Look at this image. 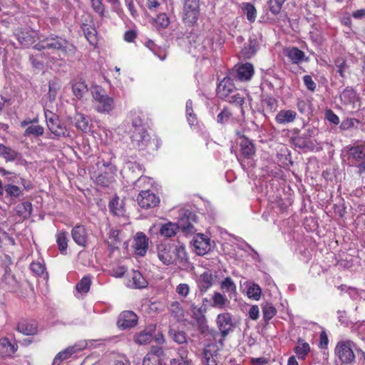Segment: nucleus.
Segmentation results:
<instances>
[{
    "mask_svg": "<svg viewBox=\"0 0 365 365\" xmlns=\"http://www.w3.org/2000/svg\"><path fill=\"white\" fill-rule=\"evenodd\" d=\"M225 101L236 106L242 107L245 103V98L239 93H235L230 95Z\"/></svg>",
    "mask_w": 365,
    "mask_h": 365,
    "instance_id": "nucleus-56",
    "label": "nucleus"
},
{
    "mask_svg": "<svg viewBox=\"0 0 365 365\" xmlns=\"http://www.w3.org/2000/svg\"><path fill=\"white\" fill-rule=\"evenodd\" d=\"M133 287L135 289L145 288L148 285V282L143 276L140 272L133 270L131 274Z\"/></svg>",
    "mask_w": 365,
    "mask_h": 365,
    "instance_id": "nucleus-33",
    "label": "nucleus"
},
{
    "mask_svg": "<svg viewBox=\"0 0 365 365\" xmlns=\"http://www.w3.org/2000/svg\"><path fill=\"white\" fill-rule=\"evenodd\" d=\"M16 330L25 336H34L38 331V323L34 320L21 319L17 322Z\"/></svg>",
    "mask_w": 365,
    "mask_h": 365,
    "instance_id": "nucleus-16",
    "label": "nucleus"
},
{
    "mask_svg": "<svg viewBox=\"0 0 365 365\" xmlns=\"http://www.w3.org/2000/svg\"><path fill=\"white\" fill-rule=\"evenodd\" d=\"M200 15V0H185L183 6V22L188 26H193Z\"/></svg>",
    "mask_w": 365,
    "mask_h": 365,
    "instance_id": "nucleus-7",
    "label": "nucleus"
},
{
    "mask_svg": "<svg viewBox=\"0 0 365 365\" xmlns=\"http://www.w3.org/2000/svg\"><path fill=\"white\" fill-rule=\"evenodd\" d=\"M130 141L133 148L143 150L151 144V137L145 127H138L130 130Z\"/></svg>",
    "mask_w": 365,
    "mask_h": 365,
    "instance_id": "nucleus-6",
    "label": "nucleus"
},
{
    "mask_svg": "<svg viewBox=\"0 0 365 365\" xmlns=\"http://www.w3.org/2000/svg\"><path fill=\"white\" fill-rule=\"evenodd\" d=\"M34 48L37 51L48 49L52 51H60L64 56L74 55L76 51V47L70 43L67 39L54 34L40 40Z\"/></svg>",
    "mask_w": 365,
    "mask_h": 365,
    "instance_id": "nucleus-1",
    "label": "nucleus"
},
{
    "mask_svg": "<svg viewBox=\"0 0 365 365\" xmlns=\"http://www.w3.org/2000/svg\"><path fill=\"white\" fill-rule=\"evenodd\" d=\"M262 103L267 112L273 113L277 108V101L272 96H267L262 101Z\"/></svg>",
    "mask_w": 365,
    "mask_h": 365,
    "instance_id": "nucleus-47",
    "label": "nucleus"
},
{
    "mask_svg": "<svg viewBox=\"0 0 365 365\" xmlns=\"http://www.w3.org/2000/svg\"><path fill=\"white\" fill-rule=\"evenodd\" d=\"M73 121L75 126L81 131L86 133L89 130L90 123L88 118L80 113H76L74 115Z\"/></svg>",
    "mask_w": 365,
    "mask_h": 365,
    "instance_id": "nucleus-29",
    "label": "nucleus"
},
{
    "mask_svg": "<svg viewBox=\"0 0 365 365\" xmlns=\"http://www.w3.org/2000/svg\"><path fill=\"white\" fill-rule=\"evenodd\" d=\"M155 330L156 326L155 324L148 325L143 330L137 332L133 336L134 342L139 345L148 344L153 339V334Z\"/></svg>",
    "mask_w": 365,
    "mask_h": 365,
    "instance_id": "nucleus-17",
    "label": "nucleus"
},
{
    "mask_svg": "<svg viewBox=\"0 0 365 365\" xmlns=\"http://www.w3.org/2000/svg\"><path fill=\"white\" fill-rule=\"evenodd\" d=\"M214 353H217L214 345H207L204 348L203 355L205 365H217Z\"/></svg>",
    "mask_w": 365,
    "mask_h": 365,
    "instance_id": "nucleus-32",
    "label": "nucleus"
},
{
    "mask_svg": "<svg viewBox=\"0 0 365 365\" xmlns=\"http://www.w3.org/2000/svg\"><path fill=\"white\" fill-rule=\"evenodd\" d=\"M262 314L264 321L267 322L276 315L277 310L272 304L267 303L262 307Z\"/></svg>",
    "mask_w": 365,
    "mask_h": 365,
    "instance_id": "nucleus-45",
    "label": "nucleus"
},
{
    "mask_svg": "<svg viewBox=\"0 0 365 365\" xmlns=\"http://www.w3.org/2000/svg\"><path fill=\"white\" fill-rule=\"evenodd\" d=\"M334 64L337 68V73L341 78H345V72L347 68L346 60L342 57H338L334 61Z\"/></svg>",
    "mask_w": 365,
    "mask_h": 365,
    "instance_id": "nucleus-55",
    "label": "nucleus"
},
{
    "mask_svg": "<svg viewBox=\"0 0 365 365\" xmlns=\"http://www.w3.org/2000/svg\"><path fill=\"white\" fill-rule=\"evenodd\" d=\"M127 272V267L123 265H117L109 270V274L112 277L120 278L123 277Z\"/></svg>",
    "mask_w": 365,
    "mask_h": 365,
    "instance_id": "nucleus-57",
    "label": "nucleus"
},
{
    "mask_svg": "<svg viewBox=\"0 0 365 365\" xmlns=\"http://www.w3.org/2000/svg\"><path fill=\"white\" fill-rule=\"evenodd\" d=\"M95 110L101 113H110L115 107L114 100L109 97L103 89L96 88L93 91Z\"/></svg>",
    "mask_w": 365,
    "mask_h": 365,
    "instance_id": "nucleus-4",
    "label": "nucleus"
},
{
    "mask_svg": "<svg viewBox=\"0 0 365 365\" xmlns=\"http://www.w3.org/2000/svg\"><path fill=\"white\" fill-rule=\"evenodd\" d=\"M235 90L233 78L231 76H227L217 85V95L220 98L226 100L232 93H235Z\"/></svg>",
    "mask_w": 365,
    "mask_h": 365,
    "instance_id": "nucleus-15",
    "label": "nucleus"
},
{
    "mask_svg": "<svg viewBox=\"0 0 365 365\" xmlns=\"http://www.w3.org/2000/svg\"><path fill=\"white\" fill-rule=\"evenodd\" d=\"M138 319L133 311H124L119 315L117 325L121 329H130L136 326Z\"/></svg>",
    "mask_w": 365,
    "mask_h": 365,
    "instance_id": "nucleus-20",
    "label": "nucleus"
},
{
    "mask_svg": "<svg viewBox=\"0 0 365 365\" xmlns=\"http://www.w3.org/2000/svg\"><path fill=\"white\" fill-rule=\"evenodd\" d=\"M214 278L210 271L203 272L197 281L200 292L205 293L213 284Z\"/></svg>",
    "mask_w": 365,
    "mask_h": 365,
    "instance_id": "nucleus-26",
    "label": "nucleus"
},
{
    "mask_svg": "<svg viewBox=\"0 0 365 365\" xmlns=\"http://www.w3.org/2000/svg\"><path fill=\"white\" fill-rule=\"evenodd\" d=\"M190 309L192 317L196 321L200 332L202 334L206 333L208 330V326L205 316V309L202 308V306H198L194 303L191 304Z\"/></svg>",
    "mask_w": 365,
    "mask_h": 365,
    "instance_id": "nucleus-12",
    "label": "nucleus"
},
{
    "mask_svg": "<svg viewBox=\"0 0 365 365\" xmlns=\"http://www.w3.org/2000/svg\"><path fill=\"white\" fill-rule=\"evenodd\" d=\"M188 352L182 349H179L178 356L170 361V365H190L191 361L187 357Z\"/></svg>",
    "mask_w": 365,
    "mask_h": 365,
    "instance_id": "nucleus-37",
    "label": "nucleus"
},
{
    "mask_svg": "<svg viewBox=\"0 0 365 365\" xmlns=\"http://www.w3.org/2000/svg\"><path fill=\"white\" fill-rule=\"evenodd\" d=\"M347 155L351 163L359 168V173H365V142L346 147Z\"/></svg>",
    "mask_w": 365,
    "mask_h": 365,
    "instance_id": "nucleus-3",
    "label": "nucleus"
},
{
    "mask_svg": "<svg viewBox=\"0 0 365 365\" xmlns=\"http://www.w3.org/2000/svg\"><path fill=\"white\" fill-rule=\"evenodd\" d=\"M178 230L179 226L170 222L161 225L159 233L163 237H171L176 235Z\"/></svg>",
    "mask_w": 365,
    "mask_h": 365,
    "instance_id": "nucleus-31",
    "label": "nucleus"
},
{
    "mask_svg": "<svg viewBox=\"0 0 365 365\" xmlns=\"http://www.w3.org/2000/svg\"><path fill=\"white\" fill-rule=\"evenodd\" d=\"M14 36L19 43L24 47L33 45L39 39L38 33L29 28H19L16 29Z\"/></svg>",
    "mask_w": 365,
    "mask_h": 365,
    "instance_id": "nucleus-8",
    "label": "nucleus"
},
{
    "mask_svg": "<svg viewBox=\"0 0 365 365\" xmlns=\"http://www.w3.org/2000/svg\"><path fill=\"white\" fill-rule=\"evenodd\" d=\"M137 201L139 206L145 209L155 207L160 203L159 197L149 190L141 191Z\"/></svg>",
    "mask_w": 365,
    "mask_h": 365,
    "instance_id": "nucleus-14",
    "label": "nucleus"
},
{
    "mask_svg": "<svg viewBox=\"0 0 365 365\" xmlns=\"http://www.w3.org/2000/svg\"><path fill=\"white\" fill-rule=\"evenodd\" d=\"M294 145L300 148H304L308 146L309 141L306 139L302 135H297L292 138Z\"/></svg>",
    "mask_w": 365,
    "mask_h": 365,
    "instance_id": "nucleus-62",
    "label": "nucleus"
},
{
    "mask_svg": "<svg viewBox=\"0 0 365 365\" xmlns=\"http://www.w3.org/2000/svg\"><path fill=\"white\" fill-rule=\"evenodd\" d=\"M194 250L197 255H204L210 250V240L203 234H197L192 240Z\"/></svg>",
    "mask_w": 365,
    "mask_h": 365,
    "instance_id": "nucleus-19",
    "label": "nucleus"
},
{
    "mask_svg": "<svg viewBox=\"0 0 365 365\" xmlns=\"http://www.w3.org/2000/svg\"><path fill=\"white\" fill-rule=\"evenodd\" d=\"M44 133V128L40 125H31L26 128L24 130V135L25 137L32 135L35 138L42 136Z\"/></svg>",
    "mask_w": 365,
    "mask_h": 365,
    "instance_id": "nucleus-42",
    "label": "nucleus"
},
{
    "mask_svg": "<svg viewBox=\"0 0 365 365\" xmlns=\"http://www.w3.org/2000/svg\"><path fill=\"white\" fill-rule=\"evenodd\" d=\"M148 238L142 232H138L134 238V252L137 255H145L148 248Z\"/></svg>",
    "mask_w": 365,
    "mask_h": 365,
    "instance_id": "nucleus-21",
    "label": "nucleus"
},
{
    "mask_svg": "<svg viewBox=\"0 0 365 365\" xmlns=\"http://www.w3.org/2000/svg\"><path fill=\"white\" fill-rule=\"evenodd\" d=\"M81 349V348H77V346L75 345L73 346H69L63 351L58 352L53 360V365H60L62 361L68 359L73 354L76 353Z\"/></svg>",
    "mask_w": 365,
    "mask_h": 365,
    "instance_id": "nucleus-27",
    "label": "nucleus"
},
{
    "mask_svg": "<svg viewBox=\"0 0 365 365\" xmlns=\"http://www.w3.org/2000/svg\"><path fill=\"white\" fill-rule=\"evenodd\" d=\"M242 9L243 13L246 15L247 20L250 23H253L256 20L257 9L255 6L251 3H245L242 5Z\"/></svg>",
    "mask_w": 365,
    "mask_h": 365,
    "instance_id": "nucleus-40",
    "label": "nucleus"
},
{
    "mask_svg": "<svg viewBox=\"0 0 365 365\" xmlns=\"http://www.w3.org/2000/svg\"><path fill=\"white\" fill-rule=\"evenodd\" d=\"M91 285V277L89 275L84 276L79 282L77 283L76 288L78 292L86 294L89 292Z\"/></svg>",
    "mask_w": 365,
    "mask_h": 365,
    "instance_id": "nucleus-41",
    "label": "nucleus"
},
{
    "mask_svg": "<svg viewBox=\"0 0 365 365\" xmlns=\"http://www.w3.org/2000/svg\"><path fill=\"white\" fill-rule=\"evenodd\" d=\"M19 155V153L15 150L0 144V157L4 158L6 161H14Z\"/></svg>",
    "mask_w": 365,
    "mask_h": 365,
    "instance_id": "nucleus-35",
    "label": "nucleus"
},
{
    "mask_svg": "<svg viewBox=\"0 0 365 365\" xmlns=\"http://www.w3.org/2000/svg\"><path fill=\"white\" fill-rule=\"evenodd\" d=\"M30 269L33 273L38 276L42 275L46 271L45 264L40 262H33L31 263Z\"/></svg>",
    "mask_w": 365,
    "mask_h": 365,
    "instance_id": "nucleus-58",
    "label": "nucleus"
},
{
    "mask_svg": "<svg viewBox=\"0 0 365 365\" xmlns=\"http://www.w3.org/2000/svg\"><path fill=\"white\" fill-rule=\"evenodd\" d=\"M227 299L223 294L220 292H215L212 295V304L213 307H217L220 309H222L226 303L227 302Z\"/></svg>",
    "mask_w": 365,
    "mask_h": 365,
    "instance_id": "nucleus-46",
    "label": "nucleus"
},
{
    "mask_svg": "<svg viewBox=\"0 0 365 365\" xmlns=\"http://www.w3.org/2000/svg\"><path fill=\"white\" fill-rule=\"evenodd\" d=\"M356 98V91L349 87L346 88L340 94V99L344 105H350L354 103Z\"/></svg>",
    "mask_w": 365,
    "mask_h": 365,
    "instance_id": "nucleus-34",
    "label": "nucleus"
},
{
    "mask_svg": "<svg viewBox=\"0 0 365 365\" xmlns=\"http://www.w3.org/2000/svg\"><path fill=\"white\" fill-rule=\"evenodd\" d=\"M83 32L85 34V37L86 38L87 41L89 42L91 45L94 46L97 44V32L95 28L92 26H87L86 28L83 29Z\"/></svg>",
    "mask_w": 365,
    "mask_h": 365,
    "instance_id": "nucleus-48",
    "label": "nucleus"
},
{
    "mask_svg": "<svg viewBox=\"0 0 365 365\" xmlns=\"http://www.w3.org/2000/svg\"><path fill=\"white\" fill-rule=\"evenodd\" d=\"M44 116L48 130L56 137H66L68 135L66 126L61 121L56 113L49 110H44Z\"/></svg>",
    "mask_w": 365,
    "mask_h": 365,
    "instance_id": "nucleus-5",
    "label": "nucleus"
},
{
    "mask_svg": "<svg viewBox=\"0 0 365 365\" xmlns=\"http://www.w3.org/2000/svg\"><path fill=\"white\" fill-rule=\"evenodd\" d=\"M143 365H161L160 359L145 355L143 361Z\"/></svg>",
    "mask_w": 365,
    "mask_h": 365,
    "instance_id": "nucleus-64",
    "label": "nucleus"
},
{
    "mask_svg": "<svg viewBox=\"0 0 365 365\" xmlns=\"http://www.w3.org/2000/svg\"><path fill=\"white\" fill-rule=\"evenodd\" d=\"M4 190H5L6 195L11 197L17 198L22 195V191L21 189L14 185L7 184L4 187Z\"/></svg>",
    "mask_w": 365,
    "mask_h": 365,
    "instance_id": "nucleus-51",
    "label": "nucleus"
},
{
    "mask_svg": "<svg viewBox=\"0 0 365 365\" xmlns=\"http://www.w3.org/2000/svg\"><path fill=\"white\" fill-rule=\"evenodd\" d=\"M118 231L113 232L111 236L109 237L108 240V245L111 252H114L119 248L120 245V239L118 238Z\"/></svg>",
    "mask_w": 365,
    "mask_h": 365,
    "instance_id": "nucleus-52",
    "label": "nucleus"
},
{
    "mask_svg": "<svg viewBox=\"0 0 365 365\" xmlns=\"http://www.w3.org/2000/svg\"><path fill=\"white\" fill-rule=\"evenodd\" d=\"M156 24L162 29L167 28L170 24L168 16L165 14H160L155 19Z\"/></svg>",
    "mask_w": 365,
    "mask_h": 365,
    "instance_id": "nucleus-60",
    "label": "nucleus"
},
{
    "mask_svg": "<svg viewBox=\"0 0 365 365\" xmlns=\"http://www.w3.org/2000/svg\"><path fill=\"white\" fill-rule=\"evenodd\" d=\"M169 336L172 338V339L179 344H187V334L183 331L170 329L169 330Z\"/></svg>",
    "mask_w": 365,
    "mask_h": 365,
    "instance_id": "nucleus-39",
    "label": "nucleus"
},
{
    "mask_svg": "<svg viewBox=\"0 0 365 365\" xmlns=\"http://www.w3.org/2000/svg\"><path fill=\"white\" fill-rule=\"evenodd\" d=\"M230 75L237 81L244 82L250 81L254 75V67L250 63L239 65Z\"/></svg>",
    "mask_w": 365,
    "mask_h": 365,
    "instance_id": "nucleus-11",
    "label": "nucleus"
},
{
    "mask_svg": "<svg viewBox=\"0 0 365 365\" xmlns=\"http://www.w3.org/2000/svg\"><path fill=\"white\" fill-rule=\"evenodd\" d=\"M286 0H269V8L273 14H278Z\"/></svg>",
    "mask_w": 365,
    "mask_h": 365,
    "instance_id": "nucleus-54",
    "label": "nucleus"
},
{
    "mask_svg": "<svg viewBox=\"0 0 365 365\" xmlns=\"http://www.w3.org/2000/svg\"><path fill=\"white\" fill-rule=\"evenodd\" d=\"M232 116V112L227 108H224L223 110L217 115V122L224 123L227 122Z\"/></svg>",
    "mask_w": 365,
    "mask_h": 365,
    "instance_id": "nucleus-61",
    "label": "nucleus"
},
{
    "mask_svg": "<svg viewBox=\"0 0 365 365\" xmlns=\"http://www.w3.org/2000/svg\"><path fill=\"white\" fill-rule=\"evenodd\" d=\"M91 5L93 11L101 18L105 16L106 6L103 0H91Z\"/></svg>",
    "mask_w": 365,
    "mask_h": 365,
    "instance_id": "nucleus-50",
    "label": "nucleus"
},
{
    "mask_svg": "<svg viewBox=\"0 0 365 365\" xmlns=\"http://www.w3.org/2000/svg\"><path fill=\"white\" fill-rule=\"evenodd\" d=\"M186 115L187 120L191 126L197 125V118L196 115L193 112L192 102L191 100H188L186 102Z\"/></svg>",
    "mask_w": 365,
    "mask_h": 365,
    "instance_id": "nucleus-44",
    "label": "nucleus"
},
{
    "mask_svg": "<svg viewBox=\"0 0 365 365\" xmlns=\"http://www.w3.org/2000/svg\"><path fill=\"white\" fill-rule=\"evenodd\" d=\"M71 85L73 94L79 100L88 91V86L83 78H74Z\"/></svg>",
    "mask_w": 365,
    "mask_h": 365,
    "instance_id": "nucleus-23",
    "label": "nucleus"
},
{
    "mask_svg": "<svg viewBox=\"0 0 365 365\" xmlns=\"http://www.w3.org/2000/svg\"><path fill=\"white\" fill-rule=\"evenodd\" d=\"M176 293L182 298H186L190 292L189 284L186 283L179 284L175 289Z\"/></svg>",
    "mask_w": 365,
    "mask_h": 365,
    "instance_id": "nucleus-59",
    "label": "nucleus"
},
{
    "mask_svg": "<svg viewBox=\"0 0 365 365\" xmlns=\"http://www.w3.org/2000/svg\"><path fill=\"white\" fill-rule=\"evenodd\" d=\"M249 298L258 300L262 294V289L258 284H253L247 289V292Z\"/></svg>",
    "mask_w": 365,
    "mask_h": 365,
    "instance_id": "nucleus-53",
    "label": "nucleus"
},
{
    "mask_svg": "<svg viewBox=\"0 0 365 365\" xmlns=\"http://www.w3.org/2000/svg\"><path fill=\"white\" fill-rule=\"evenodd\" d=\"M171 315L178 321L181 320L185 315L184 309L181 304L178 301L172 302L169 307Z\"/></svg>",
    "mask_w": 365,
    "mask_h": 365,
    "instance_id": "nucleus-36",
    "label": "nucleus"
},
{
    "mask_svg": "<svg viewBox=\"0 0 365 365\" xmlns=\"http://www.w3.org/2000/svg\"><path fill=\"white\" fill-rule=\"evenodd\" d=\"M71 237L76 244L86 247L88 242V234L86 228L81 224L75 225L71 230Z\"/></svg>",
    "mask_w": 365,
    "mask_h": 365,
    "instance_id": "nucleus-18",
    "label": "nucleus"
},
{
    "mask_svg": "<svg viewBox=\"0 0 365 365\" xmlns=\"http://www.w3.org/2000/svg\"><path fill=\"white\" fill-rule=\"evenodd\" d=\"M16 213L23 219L29 218L32 212V205L30 202H23L15 207Z\"/></svg>",
    "mask_w": 365,
    "mask_h": 365,
    "instance_id": "nucleus-30",
    "label": "nucleus"
},
{
    "mask_svg": "<svg viewBox=\"0 0 365 365\" xmlns=\"http://www.w3.org/2000/svg\"><path fill=\"white\" fill-rule=\"evenodd\" d=\"M284 54L293 64H299L306 60L305 53L297 47L292 46L284 49Z\"/></svg>",
    "mask_w": 365,
    "mask_h": 365,
    "instance_id": "nucleus-22",
    "label": "nucleus"
},
{
    "mask_svg": "<svg viewBox=\"0 0 365 365\" xmlns=\"http://www.w3.org/2000/svg\"><path fill=\"white\" fill-rule=\"evenodd\" d=\"M216 322L222 336V339L220 340V342L222 344L223 340L234 329V323L231 314L225 312L218 314Z\"/></svg>",
    "mask_w": 365,
    "mask_h": 365,
    "instance_id": "nucleus-9",
    "label": "nucleus"
},
{
    "mask_svg": "<svg viewBox=\"0 0 365 365\" xmlns=\"http://www.w3.org/2000/svg\"><path fill=\"white\" fill-rule=\"evenodd\" d=\"M56 243L61 253L66 251L68 247V232L66 231L58 232L56 235Z\"/></svg>",
    "mask_w": 365,
    "mask_h": 365,
    "instance_id": "nucleus-38",
    "label": "nucleus"
},
{
    "mask_svg": "<svg viewBox=\"0 0 365 365\" xmlns=\"http://www.w3.org/2000/svg\"><path fill=\"white\" fill-rule=\"evenodd\" d=\"M240 145L241 153L245 158L249 159L255 154V148L254 144L245 136L242 138Z\"/></svg>",
    "mask_w": 365,
    "mask_h": 365,
    "instance_id": "nucleus-28",
    "label": "nucleus"
},
{
    "mask_svg": "<svg viewBox=\"0 0 365 365\" xmlns=\"http://www.w3.org/2000/svg\"><path fill=\"white\" fill-rule=\"evenodd\" d=\"M297 113L293 110H281L275 116V121L278 124H288L293 123L297 118Z\"/></svg>",
    "mask_w": 365,
    "mask_h": 365,
    "instance_id": "nucleus-25",
    "label": "nucleus"
},
{
    "mask_svg": "<svg viewBox=\"0 0 365 365\" xmlns=\"http://www.w3.org/2000/svg\"><path fill=\"white\" fill-rule=\"evenodd\" d=\"M355 344L350 340H341L337 342L334 354L341 364H351L355 361L354 349Z\"/></svg>",
    "mask_w": 365,
    "mask_h": 365,
    "instance_id": "nucleus-2",
    "label": "nucleus"
},
{
    "mask_svg": "<svg viewBox=\"0 0 365 365\" xmlns=\"http://www.w3.org/2000/svg\"><path fill=\"white\" fill-rule=\"evenodd\" d=\"M311 351V347L309 343L305 341L304 339L302 338H299L297 339V345L294 348V352L296 354V356L299 359L304 361L309 354Z\"/></svg>",
    "mask_w": 365,
    "mask_h": 365,
    "instance_id": "nucleus-24",
    "label": "nucleus"
},
{
    "mask_svg": "<svg viewBox=\"0 0 365 365\" xmlns=\"http://www.w3.org/2000/svg\"><path fill=\"white\" fill-rule=\"evenodd\" d=\"M304 83L310 91H314L317 87L316 83L313 81L312 77L309 75H305L303 77Z\"/></svg>",
    "mask_w": 365,
    "mask_h": 365,
    "instance_id": "nucleus-63",
    "label": "nucleus"
},
{
    "mask_svg": "<svg viewBox=\"0 0 365 365\" xmlns=\"http://www.w3.org/2000/svg\"><path fill=\"white\" fill-rule=\"evenodd\" d=\"M19 349L16 341L11 342L6 336L0 339V358L12 359L14 358L16 353Z\"/></svg>",
    "mask_w": 365,
    "mask_h": 365,
    "instance_id": "nucleus-13",
    "label": "nucleus"
},
{
    "mask_svg": "<svg viewBox=\"0 0 365 365\" xmlns=\"http://www.w3.org/2000/svg\"><path fill=\"white\" fill-rule=\"evenodd\" d=\"M221 289L225 290L227 292L230 293V297H231V294H236V285L230 277H226L221 282Z\"/></svg>",
    "mask_w": 365,
    "mask_h": 365,
    "instance_id": "nucleus-49",
    "label": "nucleus"
},
{
    "mask_svg": "<svg viewBox=\"0 0 365 365\" xmlns=\"http://www.w3.org/2000/svg\"><path fill=\"white\" fill-rule=\"evenodd\" d=\"M157 252L159 259L165 265L175 263L174 245L170 243H160L157 246Z\"/></svg>",
    "mask_w": 365,
    "mask_h": 365,
    "instance_id": "nucleus-10",
    "label": "nucleus"
},
{
    "mask_svg": "<svg viewBox=\"0 0 365 365\" xmlns=\"http://www.w3.org/2000/svg\"><path fill=\"white\" fill-rule=\"evenodd\" d=\"M175 263H184L187 261V254L185 247L182 245H174Z\"/></svg>",
    "mask_w": 365,
    "mask_h": 365,
    "instance_id": "nucleus-43",
    "label": "nucleus"
}]
</instances>
